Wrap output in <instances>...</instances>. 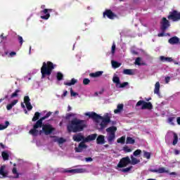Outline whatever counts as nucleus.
Masks as SVG:
<instances>
[{
	"mask_svg": "<svg viewBox=\"0 0 180 180\" xmlns=\"http://www.w3.org/2000/svg\"><path fill=\"white\" fill-rule=\"evenodd\" d=\"M77 82H78V80L73 78L71 79L70 82H65L64 85H67L68 86H71V85H75Z\"/></svg>",
	"mask_w": 180,
	"mask_h": 180,
	"instance_id": "nucleus-27",
	"label": "nucleus"
},
{
	"mask_svg": "<svg viewBox=\"0 0 180 180\" xmlns=\"http://www.w3.org/2000/svg\"><path fill=\"white\" fill-rule=\"evenodd\" d=\"M129 164H130V158L129 156L122 158L117 164L116 169H118V171H122V172H129V171L133 168V167H126L129 165Z\"/></svg>",
	"mask_w": 180,
	"mask_h": 180,
	"instance_id": "nucleus-5",
	"label": "nucleus"
},
{
	"mask_svg": "<svg viewBox=\"0 0 180 180\" xmlns=\"http://www.w3.org/2000/svg\"><path fill=\"white\" fill-rule=\"evenodd\" d=\"M176 122H177V124L180 126V117H177Z\"/></svg>",
	"mask_w": 180,
	"mask_h": 180,
	"instance_id": "nucleus-58",
	"label": "nucleus"
},
{
	"mask_svg": "<svg viewBox=\"0 0 180 180\" xmlns=\"http://www.w3.org/2000/svg\"><path fill=\"white\" fill-rule=\"evenodd\" d=\"M127 144H134L136 141L131 137H127L126 141Z\"/></svg>",
	"mask_w": 180,
	"mask_h": 180,
	"instance_id": "nucleus-36",
	"label": "nucleus"
},
{
	"mask_svg": "<svg viewBox=\"0 0 180 180\" xmlns=\"http://www.w3.org/2000/svg\"><path fill=\"white\" fill-rule=\"evenodd\" d=\"M85 127H86V121L74 118L68 124V131L69 132L72 131V133H77L78 131H82Z\"/></svg>",
	"mask_w": 180,
	"mask_h": 180,
	"instance_id": "nucleus-3",
	"label": "nucleus"
},
{
	"mask_svg": "<svg viewBox=\"0 0 180 180\" xmlns=\"http://www.w3.org/2000/svg\"><path fill=\"white\" fill-rule=\"evenodd\" d=\"M68 112H70V110H71V106H70V105L68 106Z\"/></svg>",
	"mask_w": 180,
	"mask_h": 180,
	"instance_id": "nucleus-63",
	"label": "nucleus"
},
{
	"mask_svg": "<svg viewBox=\"0 0 180 180\" xmlns=\"http://www.w3.org/2000/svg\"><path fill=\"white\" fill-rule=\"evenodd\" d=\"M0 56L5 57V54L2 53V45H0Z\"/></svg>",
	"mask_w": 180,
	"mask_h": 180,
	"instance_id": "nucleus-55",
	"label": "nucleus"
},
{
	"mask_svg": "<svg viewBox=\"0 0 180 180\" xmlns=\"http://www.w3.org/2000/svg\"><path fill=\"white\" fill-rule=\"evenodd\" d=\"M127 85H129L128 82H124L122 84H119L118 86H117V88H124L125 86H127Z\"/></svg>",
	"mask_w": 180,
	"mask_h": 180,
	"instance_id": "nucleus-44",
	"label": "nucleus"
},
{
	"mask_svg": "<svg viewBox=\"0 0 180 180\" xmlns=\"http://www.w3.org/2000/svg\"><path fill=\"white\" fill-rule=\"evenodd\" d=\"M21 108H22L23 109H25V104L23 103H21Z\"/></svg>",
	"mask_w": 180,
	"mask_h": 180,
	"instance_id": "nucleus-61",
	"label": "nucleus"
},
{
	"mask_svg": "<svg viewBox=\"0 0 180 180\" xmlns=\"http://www.w3.org/2000/svg\"><path fill=\"white\" fill-rule=\"evenodd\" d=\"M74 141H77L79 143V141H82V143H85V137L83 136L82 134H75L72 136Z\"/></svg>",
	"mask_w": 180,
	"mask_h": 180,
	"instance_id": "nucleus-13",
	"label": "nucleus"
},
{
	"mask_svg": "<svg viewBox=\"0 0 180 180\" xmlns=\"http://www.w3.org/2000/svg\"><path fill=\"white\" fill-rule=\"evenodd\" d=\"M1 155L4 161L9 160V154H8V152L6 151L2 152Z\"/></svg>",
	"mask_w": 180,
	"mask_h": 180,
	"instance_id": "nucleus-34",
	"label": "nucleus"
},
{
	"mask_svg": "<svg viewBox=\"0 0 180 180\" xmlns=\"http://www.w3.org/2000/svg\"><path fill=\"white\" fill-rule=\"evenodd\" d=\"M136 106H142L141 109H153V104L150 102H146L144 101H139L137 102Z\"/></svg>",
	"mask_w": 180,
	"mask_h": 180,
	"instance_id": "nucleus-8",
	"label": "nucleus"
},
{
	"mask_svg": "<svg viewBox=\"0 0 180 180\" xmlns=\"http://www.w3.org/2000/svg\"><path fill=\"white\" fill-rule=\"evenodd\" d=\"M55 141H56V143H58L59 144V146H61V144H64V143H65V141H67V139H65L64 138H56L55 139Z\"/></svg>",
	"mask_w": 180,
	"mask_h": 180,
	"instance_id": "nucleus-31",
	"label": "nucleus"
},
{
	"mask_svg": "<svg viewBox=\"0 0 180 180\" xmlns=\"http://www.w3.org/2000/svg\"><path fill=\"white\" fill-rule=\"evenodd\" d=\"M15 56H16V52H15V51H12V52H11V53L8 54V57H11V58L15 57Z\"/></svg>",
	"mask_w": 180,
	"mask_h": 180,
	"instance_id": "nucleus-51",
	"label": "nucleus"
},
{
	"mask_svg": "<svg viewBox=\"0 0 180 180\" xmlns=\"http://www.w3.org/2000/svg\"><path fill=\"white\" fill-rule=\"evenodd\" d=\"M70 174H84L85 172V169H73L68 171Z\"/></svg>",
	"mask_w": 180,
	"mask_h": 180,
	"instance_id": "nucleus-18",
	"label": "nucleus"
},
{
	"mask_svg": "<svg viewBox=\"0 0 180 180\" xmlns=\"http://www.w3.org/2000/svg\"><path fill=\"white\" fill-rule=\"evenodd\" d=\"M174 155H179V154H180V150H178V149H174Z\"/></svg>",
	"mask_w": 180,
	"mask_h": 180,
	"instance_id": "nucleus-53",
	"label": "nucleus"
},
{
	"mask_svg": "<svg viewBox=\"0 0 180 180\" xmlns=\"http://www.w3.org/2000/svg\"><path fill=\"white\" fill-rule=\"evenodd\" d=\"M112 82L115 84V86L116 88H117V86H119V84H120V78H119L117 75H115L112 77Z\"/></svg>",
	"mask_w": 180,
	"mask_h": 180,
	"instance_id": "nucleus-25",
	"label": "nucleus"
},
{
	"mask_svg": "<svg viewBox=\"0 0 180 180\" xmlns=\"http://www.w3.org/2000/svg\"><path fill=\"white\" fill-rule=\"evenodd\" d=\"M97 144H105V136L99 135L96 139Z\"/></svg>",
	"mask_w": 180,
	"mask_h": 180,
	"instance_id": "nucleus-22",
	"label": "nucleus"
},
{
	"mask_svg": "<svg viewBox=\"0 0 180 180\" xmlns=\"http://www.w3.org/2000/svg\"><path fill=\"white\" fill-rule=\"evenodd\" d=\"M169 43L170 44H176L179 43V38H178L176 37H174L169 39Z\"/></svg>",
	"mask_w": 180,
	"mask_h": 180,
	"instance_id": "nucleus-28",
	"label": "nucleus"
},
{
	"mask_svg": "<svg viewBox=\"0 0 180 180\" xmlns=\"http://www.w3.org/2000/svg\"><path fill=\"white\" fill-rule=\"evenodd\" d=\"M24 103L26 105L27 110H32V109H33V106H32V104L30 103V98H29L28 96H25Z\"/></svg>",
	"mask_w": 180,
	"mask_h": 180,
	"instance_id": "nucleus-15",
	"label": "nucleus"
},
{
	"mask_svg": "<svg viewBox=\"0 0 180 180\" xmlns=\"http://www.w3.org/2000/svg\"><path fill=\"white\" fill-rule=\"evenodd\" d=\"M89 82H91V80H89V79H83V84L84 85H88L89 84Z\"/></svg>",
	"mask_w": 180,
	"mask_h": 180,
	"instance_id": "nucleus-48",
	"label": "nucleus"
},
{
	"mask_svg": "<svg viewBox=\"0 0 180 180\" xmlns=\"http://www.w3.org/2000/svg\"><path fill=\"white\" fill-rule=\"evenodd\" d=\"M39 117H40V112H36L32 118V122H36V120H39Z\"/></svg>",
	"mask_w": 180,
	"mask_h": 180,
	"instance_id": "nucleus-37",
	"label": "nucleus"
},
{
	"mask_svg": "<svg viewBox=\"0 0 180 180\" xmlns=\"http://www.w3.org/2000/svg\"><path fill=\"white\" fill-rule=\"evenodd\" d=\"M168 123L171 124L172 126H174L175 124V118L174 117H169L167 120Z\"/></svg>",
	"mask_w": 180,
	"mask_h": 180,
	"instance_id": "nucleus-42",
	"label": "nucleus"
},
{
	"mask_svg": "<svg viewBox=\"0 0 180 180\" xmlns=\"http://www.w3.org/2000/svg\"><path fill=\"white\" fill-rule=\"evenodd\" d=\"M84 116L91 117V119L94 120L96 123H97L98 129L103 130L104 129H106L108 124L110 123V117H112V114H110V112H107L102 117L96 114V112H88L84 113Z\"/></svg>",
	"mask_w": 180,
	"mask_h": 180,
	"instance_id": "nucleus-2",
	"label": "nucleus"
},
{
	"mask_svg": "<svg viewBox=\"0 0 180 180\" xmlns=\"http://www.w3.org/2000/svg\"><path fill=\"white\" fill-rule=\"evenodd\" d=\"M67 94H68V91H64L62 96H67Z\"/></svg>",
	"mask_w": 180,
	"mask_h": 180,
	"instance_id": "nucleus-59",
	"label": "nucleus"
},
{
	"mask_svg": "<svg viewBox=\"0 0 180 180\" xmlns=\"http://www.w3.org/2000/svg\"><path fill=\"white\" fill-rule=\"evenodd\" d=\"M124 141H126V136H122L117 140V142L120 143L121 144H124Z\"/></svg>",
	"mask_w": 180,
	"mask_h": 180,
	"instance_id": "nucleus-40",
	"label": "nucleus"
},
{
	"mask_svg": "<svg viewBox=\"0 0 180 180\" xmlns=\"http://www.w3.org/2000/svg\"><path fill=\"white\" fill-rule=\"evenodd\" d=\"M169 136H173L174 139H173V146H176L178 144V135L173 131H170L167 134Z\"/></svg>",
	"mask_w": 180,
	"mask_h": 180,
	"instance_id": "nucleus-16",
	"label": "nucleus"
},
{
	"mask_svg": "<svg viewBox=\"0 0 180 180\" xmlns=\"http://www.w3.org/2000/svg\"><path fill=\"white\" fill-rule=\"evenodd\" d=\"M18 40L20 41V44L22 46L23 44V38L20 36H18Z\"/></svg>",
	"mask_w": 180,
	"mask_h": 180,
	"instance_id": "nucleus-52",
	"label": "nucleus"
},
{
	"mask_svg": "<svg viewBox=\"0 0 180 180\" xmlns=\"http://www.w3.org/2000/svg\"><path fill=\"white\" fill-rule=\"evenodd\" d=\"M170 175H176V173H175V172H172V173H170Z\"/></svg>",
	"mask_w": 180,
	"mask_h": 180,
	"instance_id": "nucleus-62",
	"label": "nucleus"
},
{
	"mask_svg": "<svg viewBox=\"0 0 180 180\" xmlns=\"http://www.w3.org/2000/svg\"><path fill=\"white\" fill-rule=\"evenodd\" d=\"M8 126H9V122L8 121L5 122V124H0V131L5 130V129H8Z\"/></svg>",
	"mask_w": 180,
	"mask_h": 180,
	"instance_id": "nucleus-33",
	"label": "nucleus"
},
{
	"mask_svg": "<svg viewBox=\"0 0 180 180\" xmlns=\"http://www.w3.org/2000/svg\"><path fill=\"white\" fill-rule=\"evenodd\" d=\"M143 157L144 158H147V160H150V158H151V154L146 150H143Z\"/></svg>",
	"mask_w": 180,
	"mask_h": 180,
	"instance_id": "nucleus-38",
	"label": "nucleus"
},
{
	"mask_svg": "<svg viewBox=\"0 0 180 180\" xmlns=\"http://www.w3.org/2000/svg\"><path fill=\"white\" fill-rule=\"evenodd\" d=\"M96 137H98V134H96L89 135L86 138H85L84 143H88L89 141H93L94 140L96 139Z\"/></svg>",
	"mask_w": 180,
	"mask_h": 180,
	"instance_id": "nucleus-17",
	"label": "nucleus"
},
{
	"mask_svg": "<svg viewBox=\"0 0 180 180\" xmlns=\"http://www.w3.org/2000/svg\"><path fill=\"white\" fill-rule=\"evenodd\" d=\"M8 167L5 165H1L0 167V179H5V178H8Z\"/></svg>",
	"mask_w": 180,
	"mask_h": 180,
	"instance_id": "nucleus-7",
	"label": "nucleus"
},
{
	"mask_svg": "<svg viewBox=\"0 0 180 180\" xmlns=\"http://www.w3.org/2000/svg\"><path fill=\"white\" fill-rule=\"evenodd\" d=\"M70 95L71 96H78V93L74 92L72 89H70Z\"/></svg>",
	"mask_w": 180,
	"mask_h": 180,
	"instance_id": "nucleus-49",
	"label": "nucleus"
},
{
	"mask_svg": "<svg viewBox=\"0 0 180 180\" xmlns=\"http://www.w3.org/2000/svg\"><path fill=\"white\" fill-rule=\"evenodd\" d=\"M130 158H131L130 164L131 165H137V164H139L140 162L139 159H138L137 158L134 157L133 155H131Z\"/></svg>",
	"mask_w": 180,
	"mask_h": 180,
	"instance_id": "nucleus-20",
	"label": "nucleus"
},
{
	"mask_svg": "<svg viewBox=\"0 0 180 180\" xmlns=\"http://www.w3.org/2000/svg\"><path fill=\"white\" fill-rule=\"evenodd\" d=\"M84 161H86V162H92L94 159H92V158H85Z\"/></svg>",
	"mask_w": 180,
	"mask_h": 180,
	"instance_id": "nucleus-50",
	"label": "nucleus"
},
{
	"mask_svg": "<svg viewBox=\"0 0 180 180\" xmlns=\"http://www.w3.org/2000/svg\"><path fill=\"white\" fill-rule=\"evenodd\" d=\"M19 92H20V89L15 90V92L11 94V98H16L17 96H19Z\"/></svg>",
	"mask_w": 180,
	"mask_h": 180,
	"instance_id": "nucleus-39",
	"label": "nucleus"
},
{
	"mask_svg": "<svg viewBox=\"0 0 180 180\" xmlns=\"http://www.w3.org/2000/svg\"><path fill=\"white\" fill-rule=\"evenodd\" d=\"M123 110V104H118L117 106V109L114 110V113L117 114L120 113Z\"/></svg>",
	"mask_w": 180,
	"mask_h": 180,
	"instance_id": "nucleus-30",
	"label": "nucleus"
},
{
	"mask_svg": "<svg viewBox=\"0 0 180 180\" xmlns=\"http://www.w3.org/2000/svg\"><path fill=\"white\" fill-rule=\"evenodd\" d=\"M63 77H64V75L60 72H58L56 75V78H57L58 81H61V79H63Z\"/></svg>",
	"mask_w": 180,
	"mask_h": 180,
	"instance_id": "nucleus-41",
	"label": "nucleus"
},
{
	"mask_svg": "<svg viewBox=\"0 0 180 180\" xmlns=\"http://www.w3.org/2000/svg\"><path fill=\"white\" fill-rule=\"evenodd\" d=\"M124 75H134V70L132 69H125L123 70Z\"/></svg>",
	"mask_w": 180,
	"mask_h": 180,
	"instance_id": "nucleus-29",
	"label": "nucleus"
},
{
	"mask_svg": "<svg viewBox=\"0 0 180 180\" xmlns=\"http://www.w3.org/2000/svg\"><path fill=\"white\" fill-rule=\"evenodd\" d=\"M123 150L125 152V153H131V149L130 148H129V146H124L123 148Z\"/></svg>",
	"mask_w": 180,
	"mask_h": 180,
	"instance_id": "nucleus-47",
	"label": "nucleus"
},
{
	"mask_svg": "<svg viewBox=\"0 0 180 180\" xmlns=\"http://www.w3.org/2000/svg\"><path fill=\"white\" fill-rule=\"evenodd\" d=\"M154 94L158 96H160V82H157L155 84Z\"/></svg>",
	"mask_w": 180,
	"mask_h": 180,
	"instance_id": "nucleus-26",
	"label": "nucleus"
},
{
	"mask_svg": "<svg viewBox=\"0 0 180 180\" xmlns=\"http://www.w3.org/2000/svg\"><path fill=\"white\" fill-rule=\"evenodd\" d=\"M0 147L1 148H5V145L2 144V143H0Z\"/></svg>",
	"mask_w": 180,
	"mask_h": 180,
	"instance_id": "nucleus-60",
	"label": "nucleus"
},
{
	"mask_svg": "<svg viewBox=\"0 0 180 180\" xmlns=\"http://www.w3.org/2000/svg\"><path fill=\"white\" fill-rule=\"evenodd\" d=\"M56 68V65L51 62L43 63V65L41 68V78H46V77H50L51 72Z\"/></svg>",
	"mask_w": 180,
	"mask_h": 180,
	"instance_id": "nucleus-4",
	"label": "nucleus"
},
{
	"mask_svg": "<svg viewBox=\"0 0 180 180\" xmlns=\"http://www.w3.org/2000/svg\"><path fill=\"white\" fill-rule=\"evenodd\" d=\"M51 112H49L46 116L42 117L40 120H39L33 127V129L30 130L29 133L32 136H39V134H46V136H49V134H51L53 133V130L54 129L50 124H43V120L47 119V117H50L51 116Z\"/></svg>",
	"mask_w": 180,
	"mask_h": 180,
	"instance_id": "nucleus-1",
	"label": "nucleus"
},
{
	"mask_svg": "<svg viewBox=\"0 0 180 180\" xmlns=\"http://www.w3.org/2000/svg\"><path fill=\"white\" fill-rule=\"evenodd\" d=\"M102 74H103V71H98L96 72L90 73L89 77L91 78H99V77H101Z\"/></svg>",
	"mask_w": 180,
	"mask_h": 180,
	"instance_id": "nucleus-21",
	"label": "nucleus"
},
{
	"mask_svg": "<svg viewBox=\"0 0 180 180\" xmlns=\"http://www.w3.org/2000/svg\"><path fill=\"white\" fill-rule=\"evenodd\" d=\"M59 112L58 111H56L55 112V115H58Z\"/></svg>",
	"mask_w": 180,
	"mask_h": 180,
	"instance_id": "nucleus-64",
	"label": "nucleus"
},
{
	"mask_svg": "<svg viewBox=\"0 0 180 180\" xmlns=\"http://www.w3.org/2000/svg\"><path fill=\"white\" fill-rule=\"evenodd\" d=\"M107 131L106 139L109 144H112L116 139V131H117V127L115 126L110 127L105 129Z\"/></svg>",
	"mask_w": 180,
	"mask_h": 180,
	"instance_id": "nucleus-6",
	"label": "nucleus"
},
{
	"mask_svg": "<svg viewBox=\"0 0 180 180\" xmlns=\"http://www.w3.org/2000/svg\"><path fill=\"white\" fill-rule=\"evenodd\" d=\"M12 172L14 175V178H19V175H20V174L18 172V169H16V167L13 168Z\"/></svg>",
	"mask_w": 180,
	"mask_h": 180,
	"instance_id": "nucleus-35",
	"label": "nucleus"
},
{
	"mask_svg": "<svg viewBox=\"0 0 180 180\" xmlns=\"http://www.w3.org/2000/svg\"><path fill=\"white\" fill-rule=\"evenodd\" d=\"M158 37H164V36H165V34L164 32L160 33L158 34Z\"/></svg>",
	"mask_w": 180,
	"mask_h": 180,
	"instance_id": "nucleus-57",
	"label": "nucleus"
},
{
	"mask_svg": "<svg viewBox=\"0 0 180 180\" xmlns=\"http://www.w3.org/2000/svg\"><path fill=\"white\" fill-rule=\"evenodd\" d=\"M88 146L85 144V142H81L78 147L75 148L76 153H82L84 150H86Z\"/></svg>",
	"mask_w": 180,
	"mask_h": 180,
	"instance_id": "nucleus-12",
	"label": "nucleus"
},
{
	"mask_svg": "<svg viewBox=\"0 0 180 180\" xmlns=\"http://www.w3.org/2000/svg\"><path fill=\"white\" fill-rule=\"evenodd\" d=\"M18 102H19L18 100H13L11 103H8L6 105L7 110H11L12 109V108H13V106H15V105H16V103H18Z\"/></svg>",
	"mask_w": 180,
	"mask_h": 180,
	"instance_id": "nucleus-23",
	"label": "nucleus"
},
{
	"mask_svg": "<svg viewBox=\"0 0 180 180\" xmlns=\"http://www.w3.org/2000/svg\"><path fill=\"white\" fill-rule=\"evenodd\" d=\"M152 172H157L158 174H165L168 172V171L165 169V167H160L158 169H153Z\"/></svg>",
	"mask_w": 180,
	"mask_h": 180,
	"instance_id": "nucleus-24",
	"label": "nucleus"
},
{
	"mask_svg": "<svg viewBox=\"0 0 180 180\" xmlns=\"http://www.w3.org/2000/svg\"><path fill=\"white\" fill-rule=\"evenodd\" d=\"M140 154H141V150L138 149L134 152L133 155L134 157H137L138 155H140Z\"/></svg>",
	"mask_w": 180,
	"mask_h": 180,
	"instance_id": "nucleus-45",
	"label": "nucleus"
},
{
	"mask_svg": "<svg viewBox=\"0 0 180 180\" xmlns=\"http://www.w3.org/2000/svg\"><path fill=\"white\" fill-rule=\"evenodd\" d=\"M111 64H112V68H119V67H120V65H122V63H120L117 61H115V60H112Z\"/></svg>",
	"mask_w": 180,
	"mask_h": 180,
	"instance_id": "nucleus-32",
	"label": "nucleus"
},
{
	"mask_svg": "<svg viewBox=\"0 0 180 180\" xmlns=\"http://www.w3.org/2000/svg\"><path fill=\"white\" fill-rule=\"evenodd\" d=\"M115 51H116V44L115 43H113L112 46L111 47V54L112 56H114Z\"/></svg>",
	"mask_w": 180,
	"mask_h": 180,
	"instance_id": "nucleus-43",
	"label": "nucleus"
},
{
	"mask_svg": "<svg viewBox=\"0 0 180 180\" xmlns=\"http://www.w3.org/2000/svg\"><path fill=\"white\" fill-rule=\"evenodd\" d=\"M136 65H141V58H137L135 60Z\"/></svg>",
	"mask_w": 180,
	"mask_h": 180,
	"instance_id": "nucleus-46",
	"label": "nucleus"
},
{
	"mask_svg": "<svg viewBox=\"0 0 180 180\" xmlns=\"http://www.w3.org/2000/svg\"><path fill=\"white\" fill-rule=\"evenodd\" d=\"M53 9H47L45 8L42 11H41V19H43L44 20H49L50 19V12H52Z\"/></svg>",
	"mask_w": 180,
	"mask_h": 180,
	"instance_id": "nucleus-9",
	"label": "nucleus"
},
{
	"mask_svg": "<svg viewBox=\"0 0 180 180\" xmlns=\"http://www.w3.org/2000/svg\"><path fill=\"white\" fill-rule=\"evenodd\" d=\"M103 18H108V19H111V20H113V19H115V18H117V15H116V14H115V13L112 12V11L110 10H106L103 14Z\"/></svg>",
	"mask_w": 180,
	"mask_h": 180,
	"instance_id": "nucleus-11",
	"label": "nucleus"
},
{
	"mask_svg": "<svg viewBox=\"0 0 180 180\" xmlns=\"http://www.w3.org/2000/svg\"><path fill=\"white\" fill-rule=\"evenodd\" d=\"M169 26V21L167 20V18H163L161 22V29L164 32L165 30H167Z\"/></svg>",
	"mask_w": 180,
	"mask_h": 180,
	"instance_id": "nucleus-14",
	"label": "nucleus"
},
{
	"mask_svg": "<svg viewBox=\"0 0 180 180\" xmlns=\"http://www.w3.org/2000/svg\"><path fill=\"white\" fill-rule=\"evenodd\" d=\"M168 19L172 20L173 22H177V20H180V13H178L176 11H174L169 13L168 15Z\"/></svg>",
	"mask_w": 180,
	"mask_h": 180,
	"instance_id": "nucleus-10",
	"label": "nucleus"
},
{
	"mask_svg": "<svg viewBox=\"0 0 180 180\" xmlns=\"http://www.w3.org/2000/svg\"><path fill=\"white\" fill-rule=\"evenodd\" d=\"M67 116H68V117H72L75 116V114L70 112V113L68 114Z\"/></svg>",
	"mask_w": 180,
	"mask_h": 180,
	"instance_id": "nucleus-56",
	"label": "nucleus"
},
{
	"mask_svg": "<svg viewBox=\"0 0 180 180\" xmlns=\"http://www.w3.org/2000/svg\"><path fill=\"white\" fill-rule=\"evenodd\" d=\"M165 81L167 84H168L169 82V81H171V77H165Z\"/></svg>",
	"mask_w": 180,
	"mask_h": 180,
	"instance_id": "nucleus-54",
	"label": "nucleus"
},
{
	"mask_svg": "<svg viewBox=\"0 0 180 180\" xmlns=\"http://www.w3.org/2000/svg\"><path fill=\"white\" fill-rule=\"evenodd\" d=\"M160 60L162 61V63H172L174 61L172 58L165 57L164 56H160Z\"/></svg>",
	"mask_w": 180,
	"mask_h": 180,
	"instance_id": "nucleus-19",
	"label": "nucleus"
}]
</instances>
